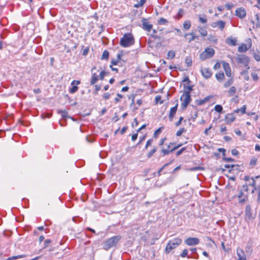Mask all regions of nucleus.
Listing matches in <instances>:
<instances>
[{"label":"nucleus","mask_w":260,"mask_h":260,"mask_svg":"<svg viewBox=\"0 0 260 260\" xmlns=\"http://www.w3.org/2000/svg\"><path fill=\"white\" fill-rule=\"evenodd\" d=\"M234 59L236 61L237 63L239 65L240 67L249 69V58L248 56L244 54H237L234 57Z\"/></svg>","instance_id":"nucleus-1"},{"label":"nucleus","mask_w":260,"mask_h":260,"mask_svg":"<svg viewBox=\"0 0 260 260\" xmlns=\"http://www.w3.org/2000/svg\"><path fill=\"white\" fill-rule=\"evenodd\" d=\"M135 43V40L132 34L127 33L123 35L120 41V45L123 47H127Z\"/></svg>","instance_id":"nucleus-2"},{"label":"nucleus","mask_w":260,"mask_h":260,"mask_svg":"<svg viewBox=\"0 0 260 260\" xmlns=\"http://www.w3.org/2000/svg\"><path fill=\"white\" fill-rule=\"evenodd\" d=\"M120 236H113L105 241L103 244V248L108 250L110 248L115 246L119 241L121 239Z\"/></svg>","instance_id":"nucleus-3"},{"label":"nucleus","mask_w":260,"mask_h":260,"mask_svg":"<svg viewBox=\"0 0 260 260\" xmlns=\"http://www.w3.org/2000/svg\"><path fill=\"white\" fill-rule=\"evenodd\" d=\"M182 242V239L179 238H174L172 240H170L166 247V253H169L171 251L176 248Z\"/></svg>","instance_id":"nucleus-4"},{"label":"nucleus","mask_w":260,"mask_h":260,"mask_svg":"<svg viewBox=\"0 0 260 260\" xmlns=\"http://www.w3.org/2000/svg\"><path fill=\"white\" fill-rule=\"evenodd\" d=\"M215 54V50L211 47H207L205 50L200 55V58L204 60L206 59L211 58Z\"/></svg>","instance_id":"nucleus-5"},{"label":"nucleus","mask_w":260,"mask_h":260,"mask_svg":"<svg viewBox=\"0 0 260 260\" xmlns=\"http://www.w3.org/2000/svg\"><path fill=\"white\" fill-rule=\"evenodd\" d=\"M180 100L182 101L181 106L182 109H186L191 101L190 94L183 93L180 97Z\"/></svg>","instance_id":"nucleus-6"},{"label":"nucleus","mask_w":260,"mask_h":260,"mask_svg":"<svg viewBox=\"0 0 260 260\" xmlns=\"http://www.w3.org/2000/svg\"><path fill=\"white\" fill-rule=\"evenodd\" d=\"M200 242V240L196 237H189L184 241V243L188 246H193L198 244Z\"/></svg>","instance_id":"nucleus-7"},{"label":"nucleus","mask_w":260,"mask_h":260,"mask_svg":"<svg viewBox=\"0 0 260 260\" xmlns=\"http://www.w3.org/2000/svg\"><path fill=\"white\" fill-rule=\"evenodd\" d=\"M96 67L93 66L91 70V78L90 82V85H94L99 80V78L96 74V73L93 72L96 70Z\"/></svg>","instance_id":"nucleus-8"},{"label":"nucleus","mask_w":260,"mask_h":260,"mask_svg":"<svg viewBox=\"0 0 260 260\" xmlns=\"http://www.w3.org/2000/svg\"><path fill=\"white\" fill-rule=\"evenodd\" d=\"M235 14L240 18H243L246 16V12L244 8L240 7L237 8L235 12Z\"/></svg>","instance_id":"nucleus-9"},{"label":"nucleus","mask_w":260,"mask_h":260,"mask_svg":"<svg viewBox=\"0 0 260 260\" xmlns=\"http://www.w3.org/2000/svg\"><path fill=\"white\" fill-rule=\"evenodd\" d=\"M80 84V81L78 80H73L72 83L71 85H72V88L70 89L69 92L71 93H74L76 92L78 89V87L77 86V85H79Z\"/></svg>","instance_id":"nucleus-10"},{"label":"nucleus","mask_w":260,"mask_h":260,"mask_svg":"<svg viewBox=\"0 0 260 260\" xmlns=\"http://www.w3.org/2000/svg\"><path fill=\"white\" fill-rule=\"evenodd\" d=\"M245 216L246 218H247L249 220L253 219L255 218L254 216H252V212H251V208L250 206V205H247L245 207Z\"/></svg>","instance_id":"nucleus-11"},{"label":"nucleus","mask_w":260,"mask_h":260,"mask_svg":"<svg viewBox=\"0 0 260 260\" xmlns=\"http://www.w3.org/2000/svg\"><path fill=\"white\" fill-rule=\"evenodd\" d=\"M143 28L147 31H150L152 28V25L146 19H143L142 21Z\"/></svg>","instance_id":"nucleus-12"},{"label":"nucleus","mask_w":260,"mask_h":260,"mask_svg":"<svg viewBox=\"0 0 260 260\" xmlns=\"http://www.w3.org/2000/svg\"><path fill=\"white\" fill-rule=\"evenodd\" d=\"M225 23L222 20H219L217 22H213L211 24L212 27H218L220 30H222L225 26Z\"/></svg>","instance_id":"nucleus-13"},{"label":"nucleus","mask_w":260,"mask_h":260,"mask_svg":"<svg viewBox=\"0 0 260 260\" xmlns=\"http://www.w3.org/2000/svg\"><path fill=\"white\" fill-rule=\"evenodd\" d=\"M203 76L206 78L208 79L212 76L211 71L208 68H205L201 71Z\"/></svg>","instance_id":"nucleus-14"},{"label":"nucleus","mask_w":260,"mask_h":260,"mask_svg":"<svg viewBox=\"0 0 260 260\" xmlns=\"http://www.w3.org/2000/svg\"><path fill=\"white\" fill-rule=\"evenodd\" d=\"M235 119V117L233 113H230L226 115L225 117V121L227 124L233 122Z\"/></svg>","instance_id":"nucleus-15"},{"label":"nucleus","mask_w":260,"mask_h":260,"mask_svg":"<svg viewBox=\"0 0 260 260\" xmlns=\"http://www.w3.org/2000/svg\"><path fill=\"white\" fill-rule=\"evenodd\" d=\"M178 107V104H176L174 107H172L170 111L169 118L170 121L172 120L173 118L175 115Z\"/></svg>","instance_id":"nucleus-16"},{"label":"nucleus","mask_w":260,"mask_h":260,"mask_svg":"<svg viewBox=\"0 0 260 260\" xmlns=\"http://www.w3.org/2000/svg\"><path fill=\"white\" fill-rule=\"evenodd\" d=\"M238 197L239 199V203H242L245 202L248 199V196L245 194L243 191H241L238 195Z\"/></svg>","instance_id":"nucleus-17"},{"label":"nucleus","mask_w":260,"mask_h":260,"mask_svg":"<svg viewBox=\"0 0 260 260\" xmlns=\"http://www.w3.org/2000/svg\"><path fill=\"white\" fill-rule=\"evenodd\" d=\"M183 88L184 90L183 91V93L190 94V92L193 90V85H190L189 84L186 85L185 84H184Z\"/></svg>","instance_id":"nucleus-18"},{"label":"nucleus","mask_w":260,"mask_h":260,"mask_svg":"<svg viewBox=\"0 0 260 260\" xmlns=\"http://www.w3.org/2000/svg\"><path fill=\"white\" fill-rule=\"evenodd\" d=\"M223 66L225 70L226 75L228 77H230L231 76V72L229 64L228 63L224 62Z\"/></svg>","instance_id":"nucleus-19"},{"label":"nucleus","mask_w":260,"mask_h":260,"mask_svg":"<svg viewBox=\"0 0 260 260\" xmlns=\"http://www.w3.org/2000/svg\"><path fill=\"white\" fill-rule=\"evenodd\" d=\"M188 36H191V37L188 38L189 43L191 42L193 40L198 38V36L196 35V34L194 32H191L188 34H185L184 35L185 37H186Z\"/></svg>","instance_id":"nucleus-20"},{"label":"nucleus","mask_w":260,"mask_h":260,"mask_svg":"<svg viewBox=\"0 0 260 260\" xmlns=\"http://www.w3.org/2000/svg\"><path fill=\"white\" fill-rule=\"evenodd\" d=\"M210 99L211 96H208L203 99L197 100L196 102L198 105L201 106L208 102Z\"/></svg>","instance_id":"nucleus-21"},{"label":"nucleus","mask_w":260,"mask_h":260,"mask_svg":"<svg viewBox=\"0 0 260 260\" xmlns=\"http://www.w3.org/2000/svg\"><path fill=\"white\" fill-rule=\"evenodd\" d=\"M248 70V69H246V70H244L241 72V75L243 77V79L246 81H248L249 79Z\"/></svg>","instance_id":"nucleus-22"},{"label":"nucleus","mask_w":260,"mask_h":260,"mask_svg":"<svg viewBox=\"0 0 260 260\" xmlns=\"http://www.w3.org/2000/svg\"><path fill=\"white\" fill-rule=\"evenodd\" d=\"M248 49V47H247V45L244 44H242L239 46L238 51L239 52H245Z\"/></svg>","instance_id":"nucleus-23"},{"label":"nucleus","mask_w":260,"mask_h":260,"mask_svg":"<svg viewBox=\"0 0 260 260\" xmlns=\"http://www.w3.org/2000/svg\"><path fill=\"white\" fill-rule=\"evenodd\" d=\"M198 28L199 29V31L200 32L201 35L203 37H206L207 35V31L206 29L203 28L202 26H198Z\"/></svg>","instance_id":"nucleus-24"},{"label":"nucleus","mask_w":260,"mask_h":260,"mask_svg":"<svg viewBox=\"0 0 260 260\" xmlns=\"http://www.w3.org/2000/svg\"><path fill=\"white\" fill-rule=\"evenodd\" d=\"M215 76H216L217 80L219 82L222 81L224 78V75L223 73H217L216 74Z\"/></svg>","instance_id":"nucleus-25"},{"label":"nucleus","mask_w":260,"mask_h":260,"mask_svg":"<svg viewBox=\"0 0 260 260\" xmlns=\"http://www.w3.org/2000/svg\"><path fill=\"white\" fill-rule=\"evenodd\" d=\"M226 42L228 44L232 46H235L236 45V40L232 38H228L226 40Z\"/></svg>","instance_id":"nucleus-26"},{"label":"nucleus","mask_w":260,"mask_h":260,"mask_svg":"<svg viewBox=\"0 0 260 260\" xmlns=\"http://www.w3.org/2000/svg\"><path fill=\"white\" fill-rule=\"evenodd\" d=\"M246 106L243 105L240 109H237L234 111L235 113H238L239 112H241L242 114H245L246 113Z\"/></svg>","instance_id":"nucleus-27"},{"label":"nucleus","mask_w":260,"mask_h":260,"mask_svg":"<svg viewBox=\"0 0 260 260\" xmlns=\"http://www.w3.org/2000/svg\"><path fill=\"white\" fill-rule=\"evenodd\" d=\"M109 56V52L107 50H105L103 52V54H102V57H101V59H102V60H104V59L107 60V59H108Z\"/></svg>","instance_id":"nucleus-28"},{"label":"nucleus","mask_w":260,"mask_h":260,"mask_svg":"<svg viewBox=\"0 0 260 260\" xmlns=\"http://www.w3.org/2000/svg\"><path fill=\"white\" fill-rule=\"evenodd\" d=\"M168 58L173 59L175 56V52L173 50L169 51L167 53Z\"/></svg>","instance_id":"nucleus-29"},{"label":"nucleus","mask_w":260,"mask_h":260,"mask_svg":"<svg viewBox=\"0 0 260 260\" xmlns=\"http://www.w3.org/2000/svg\"><path fill=\"white\" fill-rule=\"evenodd\" d=\"M214 110L219 113L223 112V108L220 105H216L214 107Z\"/></svg>","instance_id":"nucleus-30"},{"label":"nucleus","mask_w":260,"mask_h":260,"mask_svg":"<svg viewBox=\"0 0 260 260\" xmlns=\"http://www.w3.org/2000/svg\"><path fill=\"white\" fill-rule=\"evenodd\" d=\"M157 147H154L151 151L149 152L147 154V157L150 158L154 154V153L157 151Z\"/></svg>","instance_id":"nucleus-31"},{"label":"nucleus","mask_w":260,"mask_h":260,"mask_svg":"<svg viewBox=\"0 0 260 260\" xmlns=\"http://www.w3.org/2000/svg\"><path fill=\"white\" fill-rule=\"evenodd\" d=\"M236 89L235 87L232 86L228 91L229 96H232L236 93Z\"/></svg>","instance_id":"nucleus-32"},{"label":"nucleus","mask_w":260,"mask_h":260,"mask_svg":"<svg viewBox=\"0 0 260 260\" xmlns=\"http://www.w3.org/2000/svg\"><path fill=\"white\" fill-rule=\"evenodd\" d=\"M164 128V127H160L158 129H157L153 134V137L156 138L157 137V136L161 132V130Z\"/></svg>","instance_id":"nucleus-33"},{"label":"nucleus","mask_w":260,"mask_h":260,"mask_svg":"<svg viewBox=\"0 0 260 260\" xmlns=\"http://www.w3.org/2000/svg\"><path fill=\"white\" fill-rule=\"evenodd\" d=\"M191 23L189 21H186L183 23V28L186 30L189 29Z\"/></svg>","instance_id":"nucleus-34"},{"label":"nucleus","mask_w":260,"mask_h":260,"mask_svg":"<svg viewBox=\"0 0 260 260\" xmlns=\"http://www.w3.org/2000/svg\"><path fill=\"white\" fill-rule=\"evenodd\" d=\"M185 63L187 67H189L192 65V59L191 57H186L185 58Z\"/></svg>","instance_id":"nucleus-35"},{"label":"nucleus","mask_w":260,"mask_h":260,"mask_svg":"<svg viewBox=\"0 0 260 260\" xmlns=\"http://www.w3.org/2000/svg\"><path fill=\"white\" fill-rule=\"evenodd\" d=\"M58 113L61 114V116L63 118H66L68 117V112L66 110H59L58 111Z\"/></svg>","instance_id":"nucleus-36"},{"label":"nucleus","mask_w":260,"mask_h":260,"mask_svg":"<svg viewBox=\"0 0 260 260\" xmlns=\"http://www.w3.org/2000/svg\"><path fill=\"white\" fill-rule=\"evenodd\" d=\"M168 22V20L164 18H160L158 21V24L159 25H165Z\"/></svg>","instance_id":"nucleus-37"},{"label":"nucleus","mask_w":260,"mask_h":260,"mask_svg":"<svg viewBox=\"0 0 260 260\" xmlns=\"http://www.w3.org/2000/svg\"><path fill=\"white\" fill-rule=\"evenodd\" d=\"M145 2L146 0H140L137 4L134 5V7L135 8H139L140 7H142L144 5Z\"/></svg>","instance_id":"nucleus-38"},{"label":"nucleus","mask_w":260,"mask_h":260,"mask_svg":"<svg viewBox=\"0 0 260 260\" xmlns=\"http://www.w3.org/2000/svg\"><path fill=\"white\" fill-rule=\"evenodd\" d=\"M108 74V72H106L104 71H101L100 73L99 79L101 80H103L104 78V77Z\"/></svg>","instance_id":"nucleus-39"},{"label":"nucleus","mask_w":260,"mask_h":260,"mask_svg":"<svg viewBox=\"0 0 260 260\" xmlns=\"http://www.w3.org/2000/svg\"><path fill=\"white\" fill-rule=\"evenodd\" d=\"M233 83V80L232 79H229L227 81L225 82L224 84V87L225 88L228 87L231 85H232Z\"/></svg>","instance_id":"nucleus-40"},{"label":"nucleus","mask_w":260,"mask_h":260,"mask_svg":"<svg viewBox=\"0 0 260 260\" xmlns=\"http://www.w3.org/2000/svg\"><path fill=\"white\" fill-rule=\"evenodd\" d=\"M171 149H165L162 148L161 149V152L162 153V156H164L168 154H169L170 152H172Z\"/></svg>","instance_id":"nucleus-41"},{"label":"nucleus","mask_w":260,"mask_h":260,"mask_svg":"<svg viewBox=\"0 0 260 260\" xmlns=\"http://www.w3.org/2000/svg\"><path fill=\"white\" fill-rule=\"evenodd\" d=\"M23 257V255H16V256H13L8 257L7 258V260H14V259H16L18 258H22Z\"/></svg>","instance_id":"nucleus-42"},{"label":"nucleus","mask_w":260,"mask_h":260,"mask_svg":"<svg viewBox=\"0 0 260 260\" xmlns=\"http://www.w3.org/2000/svg\"><path fill=\"white\" fill-rule=\"evenodd\" d=\"M186 132V129L182 127V128H180L176 133V136H181L183 133L184 132Z\"/></svg>","instance_id":"nucleus-43"},{"label":"nucleus","mask_w":260,"mask_h":260,"mask_svg":"<svg viewBox=\"0 0 260 260\" xmlns=\"http://www.w3.org/2000/svg\"><path fill=\"white\" fill-rule=\"evenodd\" d=\"M153 140L152 139H150L149 140H147V142H146V145L145 146V149H147V148L151 146L152 142H153Z\"/></svg>","instance_id":"nucleus-44"},{"label":"nucleus","mask_w":260,"mask_h":260,"mask_svg":"<svg viewBox=\"0 0 260 260\" xmlns=\"http://www.w3.org/2000/svg\"><path fill=\"white\" fill-rule=\"evenodd\" d=\"M199 21L202 23H205L207 21V19L206 18V16L204 17L201 16L199 17Z\"/></svg>","instance_id":"nucleus-45"},{"label":"nucleus","mask_w":260,"mask_h":260,"mask_svg":"<svg viewBox=\"0 0 260 260\" xmlns=\"http://www.w3.org/2000/svg\"><path fill=\"white\" fill-rule=\"evenodd\" d=\"M208 40L213 43H217V39L214 36H210L209 37H208Z\"/></svg>","instance_id":"nucleus-46"},{"label":"nucleus","mask_w":260,"mask_h":260,"mask_svg":"<svg viewBox=\"0 0 260 260\" xmlns=\"http://www.w3.org/2000/svg\"><path fill=\"white\" fill-rule=\"evenodd\" d=\"M254 189L258 190V194L257 201L258 202H260V186H258L257 188L255 187Z\"/></svg>","instance_id":"nucleus-47"},{"label":"nucleus","mask_w":260,"mask_h":260,"mask_svg":"<svg viewBox=\"0 0 260 260\" xmlns=\"http://www.w3.org/2000/svg\"><path fill=\"white\" fill-rule=\"evenodd\" d=\"M117 96H118V98H116L115 99V103H117L119 102H120L119 98L122 99L123 97V95L120 93H117Z\"/></svg>","instance_id":"nucleus-48"},{"label":"nucleus","mask_w":260,"mask_h":260,"mask_svg":"<svg viewBox=\"0 0 260 260\" xmlns=\"http://www.w3.org/2000/svg\"><path fill=\"white\" fill-rule=\"evenodd\" d=\"M245 251L247 253L251 254L252 251V250L250 246H247L245 247Z\"/></svg>","instance_id":"nucleus-49"},{"label":"nucleus","mask_w":260,"mask_h":260,"mask_svg":"<svg viewBox=\"0 0 260 260\" xmlns=\"http://www.w3.org/2000/svg\"><path fill=\"white\" fill-rule=\"evenodd\" d=\"M186 149V147H183L181 149H180L179 150H178V151H177L176 153V156H179L180 155H181L182 152Z\"/></svg>","instance_id":"nucleus-50"},{"label":"nucleus","mask_w":260,"mask_h":260,"mask_svg":"<svg viewBox=\"0 0 260 260\" xmlns=\"http://www.w3.org/2000/svg\"><path fill=\"white\" fill-rule=\"evenodd\" d=\"M253 57L256 61L260 60V55L258 53H256L254 52L253 53Z\"/></svg>","instance_id":"nucleus-51"},{"label":"nucleus","mask_w":260,"mask_h":260,"mask_svg":"<svg viewBox=\"0 0 260 260\" xmlns=\"http://www.w3.org/2000/svg\"><path fill=\"white\" fill-rule=\"evenodd\" d=\"M188 250L185 249L183 250L182 253L180 254V256L182 257H184L187 255Z\"/></svg>","instance_id":"nucleus-52"},{"label":"nucleus","mask_w":260,"mask_h":260,"mask_svg":"<svg viewBox=\"0 0 260 260\" xmlns=\"http://www.w3.org/2000/svg\"><path fill=\"white\" fill-rule=\"evenodd\" d=\"M251 76L254 81H257L258 79V76L256 73H252L251 74Z\"/></svg>","instance_id":"nucleus-53"},{"label":"nucleus","mask_w":260,"mask_h":260,"mask_svg":"<svg viewBox=\"0 0 260 260\" xmlns=\"http://www.w3.org/2000/svg\"><path fill=\"white\" fill-rule=\"evenodd\" d=\"M168 165H169V164H168V163L166 164L165 165H164V166H162V167H161V168L158 170V172H157V174H158V176H160V173H161V172L164 170V169L166 167L168 166Z\"/></svg>","instance_id":"nucleus-54"},{"label":"nucleus","mask_w":260,"mask_h":260,"mask_svg":"<svg viewBox=\"0 0 260 260\" xmlns=\"http://www.w3.org/2000/svg\"><path fill=\"white\" fill-rule=\"evenodd\" d=\"M119 118L118 117L117 113H115L114 116L112 118V121L114 122H116L119 120Z\"/></svg>","instance_id":"nucleus-55"},{"label":"nucleus","mask_w":260,"mask_h":260,"mask_svg":"<svg viewBox=\"0 0 260 260\" xmlns=\"http://www.w3.org/2000/svg\"><path fill=\"white\" fill-rule=\"evenodd\" d=\"M183 117H180L179 118V120L177 122H176L175 125L176 126H179L181 124V122L183 120Z\"/></svg>","instance_id":"nucleus-56"},{"label":"nucleus","mask_w":260,"mask_h":260,"mask_svg":"<svg viewBox=\"0 0 260 260\" xmlns=\"http://www.w3.org/2000/svg\"><path fill=\"white\" fill-rule=\"evenodd\" d=\"M111 96V94L110 93H108V92H107V93H105L103 95V98L105 99V100H108V99H109V98Z\"/></svg>","instance_id":"nucleus-57"},{"label":"nucleus","mask_w":260,"mask_h":260,"mask_svg":"<svg viewBox=\"0 0 260 260\" xmlns=\"http://www.w3.org/2000/svg\"><path fill=\"white\" fill-rule=\"evenodd\" d=\"M220 131L221 133H224L225 134L226 133V127L225 126H224V125H221V127H220Z\"/></svg>","instance_id":"nucleus-58"},{"label":"nucleus","mask_w":260,"mask_h":260,"mask_svg":"<svg viewBox=\"0 0 260 260\" xmlns=\"http://www.w3.org/2000/svg\"><path fill=\"white\" fill-rule=\"evenodd\" d=\"M51 242V240H50V239H47V240H46L45 241V242H44L45 246H44V248H46V247L48 246V244H49V243H50Z\"/></svg>","instance_id":"nucleus-59"},{"label":"nucleus","mask_w":260,"mask_h":260,"mask_svg":"<svg viewBox=\"0 0 260 260\" xmlns=\"http://www.w3.org/2000/svg\"><path fill=\"white\" fill-rule=\"evenodd\" d=\"M225 6L228 10H230L233 7L234 5L233 4L227 3L225 4Z\"/></svg>","instance_id":"nucleus-60"},{"label":"nucleus","mask_w":260,"mask_h":260,"mask_svg":"<svg viewBox=\"0 0 260 260\" xmlns=\"http://www.w3.org/2000/svg\"><path fill=\"white\" fill-rule=\"evenodd\" d=\"M183 82H186L187 84H189L191 82L190 79H189V77L188 76L186 77L183 80Z\"/></svg>","instance_id":"nucleus-61"},{"label":"nucleus","mask_w":260,"mask_h":260,"mask_svg":"<svg viewBox=\"0 0 260 260\" xmlns=\"http://www.w3.org/2000/svg\"><path fill=\"white\" fill-rule=\"evenodd\" d=\"M182 144H179L176 146H175L172 149H171V151L173 152L174 150L177 149L178 148H180L181 146H182Z\"/></svg>","instance_id":"nucleus-62"},{"label":"nucleus","mask_w":260,"mask_h":260,"mask_svg":"<svg viewBox=\"0 0 260 260\" xmlns=\"http://www.w3.org/2000/svg\"><path fill=\"white\" fill-rule=\"evenodd\" d=\"M231 153L233 155L236 156L239 154V152L237 150L234 149L231 151Z\"/></svg>","instance_id":"nucleus-63"},{"label":"nucleus","mask_w":260,"mask_h":260,"mask_svg":"<svg viewBox=\"0 0 260 260\" xmlns=\"http://www.w3.org/2000/svg\"><path fill=\"white\" fill-rule=\"evenodd\" d=\"M119 62V61L117 59H112L111 61V65H117L118 63Z\"/></svg>","instance_id":"nucleus-64"}]
</instances>
